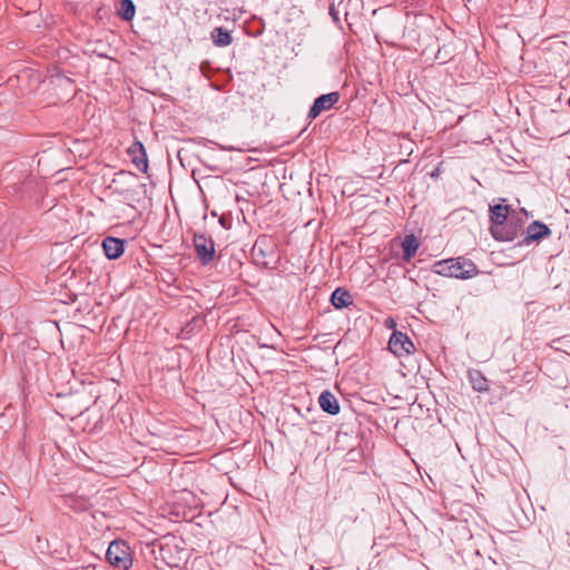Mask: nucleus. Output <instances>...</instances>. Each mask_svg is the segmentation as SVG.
I'll list each match as a JSON object with an SVG mask.
<instances>
[{
    "label": "nucleus",
    "instance_id": "nucleus-9",
    "mask_svg": "<svg viewBox=\"0 0 570 570\" xmlns=\"http://www.w3.org/2000/svg\"><path fill=\"white\" fill-rule=\"evenodd\" d=\"M389 350L400 357L411 354L414 352L415 347L406 334L400 331H394L389 341Z\"/></svg>",
    "mask_w": 570,
    "mask_h": 570
},
{
    "label": "nucleus",
    "instance_id": "nucleus-2",
    "mask_svg": "<svg viewBox=\"0 0 570 570\" xmlns=\"http://www.w3.org/2000/svg\"><path fill=\"white\" fill-rule=\"evenodd\" d=\"M250 254L256 265L265 268H275L277 265V246L274 240L266 235L257 237Z\"/></svg>",
    "mask_w": 570,
    "mask_h": 570
},
{
    "label": "nucleus",
    "instance_id": "nucleus-4",
    "mask_svg": "<svg viewBox=\"0 0 570 570\" xmlns=\"http://www.w3.org/2000/svg\"><path fill=\"white\" fill-rule=\"evenodd\" d=\"M106 560L118 570H128L132 566L130 548L124 540H114L106 551Z\"/></svg>",
    "mask_w": 570,
    "mask_h": 570
},
{
    "label": "nucleus",
    "instance_id": "nucleus-19",
    "mask_svg": "<svg viewBox=\"0 0 570 570\" xmlns=\"http://www.w3.org/2000/svg\"><path fill=\"white\" fill-rule=\"evenodd\" d=\"M330 13L334 18V20H338L337 16H336V11L333 6L330 7Z\"/></svg>",
    "mask_w": 570,
    "mask_h": 570
},
{
    "label": "nucleus",
    "instance_id": "nucleus-15",
    "mask_svg": "<svg viewBox=\"0 0 570 570\" xmlns=\"http://www.w3.org/2000/svg\"><path fill=\"white\" fill-rule=\"evenodd\" d=\"M468 377L474 391L485 392L489 390L488 380L480 370L470 368L468 371Z\"/></svg>",
    "mask_w": 570,
    "mask_h": 570
},
{
    "label": "nucleus",
    "instance_id": "nucleus-17",
    "mask_svg": "<svg viewBox=\"0 0 570 570\" xmlns=\"http://www.w3.org/2000/svg\"><path fill=\"white\" fill-rule=\"evenodd\" d=\"M136 14V6L132 0H120V6L117 9V16L126 21L129 22L134 19Z\"/></svg>",
    "mask_w": 570,
    "mask_h": 570
},
{
    "label": "nucleus",
    "instance_id": "nucleus-6",
    "mask_svg": "<svg viewBox=\"0 0 570 570\" xmlns=\"http://www.w3.org/2000/svg\"><path fill=\"white\" fill-rule=\"evenodd\" d=\"M505 198H499V203L489 206L490 233L493 235L495 228H500L502 223L514 212L510 205L504 204Z\"/></svg>",
    "mask_w": 570,
    "mask_h": 570
},
{
    "label": "nucleus",
    "instance_id": "nucleus-1",
    "mask_svg": "<svg viewBox=\"0 0 570 570\" xmlns=\"http://www.w3.org/2000/svg\"><path fill=\"white\" fill-rule=\"evenodd\" d=\"M432 272L441 276L459 279H470L480 273L474 262L465 256L438 261L433 264Z\"/></svg>",
    "mask_w": 570,
    "mask_h": 570
},
{
    "label": "nucleus",
    "instance_id": "nucleus-13",
    "mask_svg": "<svg viewBox=\"0 0 570 570\" xmlns=\"http://www.w3.org/2000/svg\"><path fill=\"white\" fill-rule=\"evenodd\" d=\"M401 246H402V250H403L402 258L404 262L409 263L415 256V254L419 249L420 243L413 234H410V235H405V237L403 238V240L401 243Z\"/></svg>",
    "mask_w": 570,
    "mask_h": 570
},
{
    "label": "nucleus",
    "instance_id": "nucleus-12",
    "mask_svg": "<svg viewBox=\"0 0 570 570\" xmlns=\"http://www.w3.org/2000/svg\"><path fill=\"white\" fill-rule=\"evenodd\" d=\"M318 404L322 411L330 415L340 413V404L336 396L331 391H323L318 396Z\"/></svg>",
    "mask_w": 570,
    "mask_h": 570
},
{
    "label": "nucleus",
    "instance_id": "nucleus-8",
    "mask_svg": "<svg viewBox=\"0 0 570 570\" xmlns=\"http://www.w3.org/2000/svg\"><path fill=\"white\" fill-rule=\"evenodd\" d=\"M552 230L548 225L543 224L540 220H534L528 225L524 230V237L518 243L519 246L530 245L532 243H538L543 238L550 237Z\"/></svg>",
    "mask_w": 570,
    "mask_h": 570
},
{
    "label": "nucleus",
    "instance_id": "nucleus-16",
    "mask_svg": "<svg viewBox=\"0 0 570 570\" xmlns=\"http://www.w3.org/2000/svg\"><path fill=\"white\" fill-rule=\"evenodd\" d=\"M210 38L215 46L227 47L232 43L233 38L228 30L223 27H216L210 33Z\"/></svg>",
    "mask_w": 570,
    "mask_h": 570
},
{
    "label": "nucleus",
    "instance_id": "nucleus-14",
    "mask_svg": "<svg viewBox=\"0 0 570 570\" xmlns=\"http://www.w3.org/2000/svg\"><path fill=\"white\" fill-rule=\"evenodd\" d=\"M331 303L335 308L341 309L353 304V298L347 289L337 287L331 295Z\"/></svg>",
    "mask_w": 570,
    "mask_h": 570
},
{
    "label": "nucleus",
    "instance_id": "nucleus-18",
    "mask_svg": "<svg viewBox=\"0 0 570 570\" xmlns=\"http://www.w3.org/2000/svg\"><path fill=\"white\" fill-rule=\"evenodd\" d=\"M385 326H386L387 328H392V330H393V332H394V331H396V330H395V327H396V322H395V320H394V318H392V317L386 318V320H385Z\"/></svg>",
    "mask_w": 570,
    "mask_h": 570
},
{
    "label": "nucleus",
    "instance_id": "nucleus-5",
    "mask_svg": "<svg viewBox=\"0 0 570 570\" xmlns=\"http://www.w3.org/2000/svg\"><path fill=\"white\" fill-rule=\"evenodd\" d=\"M193 244L196 256L203 266L214 261L216 250L215 243L210 236L204 233H195Z\"/></svg>",
    "mask_w": 570,
    "mask_h": 570
},
{
    "label": "nucleus",
    "instance_id": "nucleus-3",
    "mask_svg": "<svg viewBox=\"0 0 570 570\" xmlns=\"http://www.w3.org/2000/svg\"><path fill=\"white\" fill-rule=\"evenodd\" d=\"M528 219V213L525 209L519 212L514 210L509 218L502 223L500 228H495V233L492 237L498 242H511L518 237L523 230L524 224Z\"/></svg>",
    "mask_w": 570,
    "mask_h": 570
},
{
    "label": "nucleus",
    "instance_id": "nucleus-7",
    "mask_svg": "<svg viewBox=\"0 0 570 570\" xmlns=\"http://www.w3.org/2000/svg\"><path fill=\"white\" fill-rule=\"evenodd\" d=\"M340 98L341 95L338 91H332L318 96L317 98L314 99L313 105L311 106L307 112V118L314 120L322 112L331 110L333 106L338 102Z\"/></svg>",
    "mask_w": 570,
    "mask_h": 570
},
{
    "label": "nucleus",
    "instance_id": "nucleus-10",
    "mask_svg": "<svg viewBox=\"0 0 570 570\" xmlns=\"http://www.w3.org/2000/svg\"><path fill=\"white\" fill-rule=\"evenodd\" d=\"M102 249L108 259H117L125 252V240L108 236L102 240Z\"/></svg>",
    "mask_w": 570,
    "mask_h": 570
},
{
    "label": "nucleus",
    "instance_id": "nucleus-20",
    "mask_svg": "<svg viewBox=\"0 0 570 570\" xmlns=\"http://www.w3.org/2000/svg\"><path fill=\"white\" fill-rule=\"evenodd\" d=\"M95 569H96L95 566H88V567L83 568V570H95Z\"/></svg>",
    "mask_w": 570,
    "mask_h": 570
},
{
    "label": "nucleus",
    "instance_id": "nucleus-11",
    "mask_svg": "<svg viewBox=\"0 0 570 570\" xmlns=\"http://www.w3.org/2000/svg\"><path fill=\"white\" fill-rule=\"evenodd\" d=\"M128 154L132 163L142 173H147L148 159L144 145L140 141H135L129 148Z\"/></svg>",
    "mask_w": 570,
    "mask_h": 570
}]
</instances>
